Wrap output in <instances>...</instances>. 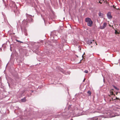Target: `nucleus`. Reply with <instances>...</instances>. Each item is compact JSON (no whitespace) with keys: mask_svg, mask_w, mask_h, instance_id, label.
Returning a JSON list of instances; mask_svg holds the SVG:
<instances>
[{"mask_svg":"<svg viewBox=\"0 0 120 120\" xmlns=\"http://www.w3.org/2000/svg\"><path fill=\"white\" fill-rule=\"evenodd\" d=\"M98 118L97 116H95L90 119V120H97Z\"/></svg>","mask_w":120,"mask_h":120,"instance_id":"obj_4","label":"nucleus"},{"mask_svg":"<svg viewBox=\"0 0 120 120\" xmlns=\"http://www.w3.org/2000/svg\"><path fill=\"white\" fill-rule=\"evenodd\" d=\"M85 80V79H84L83 80V82H84Z\"/></svg>","mask_w":120,"mask_h":120,"instance_id":"obj_15","label":"nucleus"},{"mask_svg":"<svg viewBox=\"0 0 120 120\" xmlns=\"http://www.w3.org/2000/svg\"><path fill=\"white\" fill-rule=\"evenodd\" d=\"M96 112H97L96 111H94V112H90L91 113H95Z\"/></svg>","mask_w":120,"mask_h":120,"instance_id":"obj_12","label":"nucleus"},{"mask_svg":"<svg viewBox=\"0 0 120 120\" xmlns=\"http://www.w3.org/2000/svg\"><path fill=\"white\" fill-rule=\"evenodd\" d=\"M84 72L86 73H87L88 72V71L87 70H86L84 71Z\"/></svg>","mask_w":120,"mask_h":120,"instance_id":"obj_11","label":"nucleus"},{"mask_svg":"<svg viewBox=\"0 0 120 120\" xmlns=\"http://www.w3.org/2000/svg\"><path fill=\"white\" fill-rule=\"evenodd\" d=\"M107 23L106 22H105L103 24V26H100V28L101 29H104L106 26Z\"/></svg>","mask_w":120,"mask_h":120,"instance_id":"obj_2","label":"nucleus"},{"mask_svg":"<svg viewBox=\"0 0 120 120\" xmlns=\"http://www.w3.org/2000/svg\"><path fill=\"white\" fill-rule=\"evenodd\" d=\"M107 15L108 19H110L112 18V16L111 15V14L110 12H108L107 14Z\"/></svg>","mask_w":120,"mask_h":120,"instance_id":"obj_3","label":"nucleus"},{"mask_svg":"<svg viewBox=\"0 0 120 120\" xmlns=\"http://www.w3.org/2000/svg\"><path fill=\"white\" fill-rule=\"evenodd\" d=\"M94 41V40H89L87 41V43H88L89 45H90V44L92 43V42H93Z\"/></svg>","mask_w":120,"mask_h":120,"instance_id":"obj_6","label":"nucleus"},{"mask_svg":"<svg viewBox=\"0 0 120 120\" xmlns=\"http://www.w3.org/2000/svg\"><path fill=\"white\" fill-rule=\"evenodd\" d=\"M87 93L89 94H91V92L89 90L87 91Z\"/></svg>","mask_w":120,"mask_h":120,"instance_id":"obj_9","label":"nucleus"},{"mask_svg":"<svg viewBox=\"0 0 120 120\" xmlns=\"http://www.w3.org/2000/svg\"><path fill=\"white\" fill-rule=\"evenodd\" d=\"M102 15H103V14L100 12L99 13V14H98V15H99V16H102Z\"/></svg>","mask_w":120,"mask_h":120,"instance_id":"obj_8","label":"nucleus"},{"mask_svg":"<svg viewBox=\"0 0 120 120\" xmlns=\"http://www.w3.org/2000/svg\"><path fill=\"white\" fill-rule=\"evenodd\" d=\"M99 3H100V4H101L102 3L100 1H99Z\"/></svg>","mask_w":120,"mask_h":120,"instance_id":"obj_14","label":"nucleus"},{"mask_svg":"<svg viewBox=\"0 0 120 120\" xmlns=\"http://www.w3.org/2000/svg\"><path fill=\"white\" fill-rule=\"evenodd\" d=\"M18 41L19 42H21V43H23V42H22V41Z\"/></svg>","mask_w":120,"mask_h":120,"instance_id":"obj_13","label":"nucleus"},{"mask_svg":"<svg viewBox=\"0 0 120 120\" xmlns=\"http://www.w3.org/2000/svg\"><path fill=\"white\" fill-rule=\"evenodd\" d=\"M114 6H113V7H114Z\"/></svg>","mask_w":120,"mask_h":120,"instance_id":"obj_17","label":"nucleus"},{"mask_svg":"<svg viewBox=\"0 0 120 120\" xmlns=\"http://www.w3.org/2000/svg\"><path fill=\"white\" fill-rule=\"evenodd\" d=\"M84 54H83V55H82V57H83V55H84Z\"/></svg>","mask_w":120,"mask_h":120,"instance_id":"obj_16","label":"nucleus"},{"mask_svg":"<svg viewBox=\"0 0 120 120\" xmlns=\"http://www.w3.org/2000/svg\"><path fill=\"white\" fill-rule=\"evenodd\" d=\"M85 21L87 23V25L90 27L93 24V22L91 19L89 18H85Z\"/></svg>","mask_w":120,"mask_h":120,"instance_id":"obj_1","label":"nucleus"},{"mask_svg":"<svg viewBox=\"0 0 120 120\" xmlns=\"http://www.w3.org/2000/svg\"><path fill=\"white\" fill-rule=\"evenodd\" d=\"M115 33L116 34H117L119 33L116 30H115Z\"/></svg>","mask_w":120,"mask_h":120,"instance_id":"obj_10","label":"nucleus"},{"mask_svg":"<svg viewBox=\"0 0 120 120\" xmlns=\"http://www.w3.org/2000/svg\"><path fill=\"white\" fill-rule=\"evenodd\" d=\"M119 116L118 115H117V114H115L114 116L112 115V114H109V115L108 116L110 118L112 117H114L116 116Z\"/></svg>","mask_w":120,"mask_h":120,"instance_id":"obj_5","label":"nucleus"},{"mask_svg":"<svg viewBox=\"0 0 120 120\" xmlns=\"http://www.w3.org/2000/svg\"><path fill=\"white\" fill-rule=\"evenodd\" d=\"M21 101L23 102H25L26 101V98H24L22 99H21Z\"/></svg>","mask_w":120,"mask_h":120,"instance_id":"obj_7","label":"nucleus"}]
</instances>
